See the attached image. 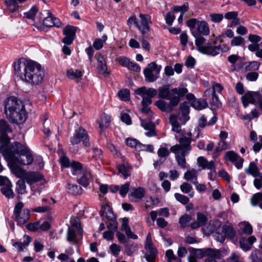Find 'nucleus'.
Wrapping results in <instances>:
<instances>
[{
	"instance_id": "1",
	"label": "nucleus",
	"mask_w": 262,
	"mask_h": 262,
	"mask_svg": "<svg viewBox=\"0 0 262 262\" xmlns=\"http://www.w3.org/2000/svg\"><path fill=\"white\" fill-rule=\"evenodd\" d=\"M15 75L23 81L36 85L42 82L44 72L38 63L20 58L13 63Z\"/></svg>"
},
{
	"instance_id": "2",
	"label": "nucleus",
	"mask_w": 262,
	"mask_h": 262,
	"mask_svg": "<svg viewBox=\"0 0 262 262\" xmlns=\"http://www.w3.org/2000/svg\"><path fill=\"white\" fill-rule=\"evenodd\" d=\"M4 112L11 122L21 124L26 120L25 105L21 100L15 96L8 97L4 102Z\"/></svg>"
},
{
	"instance_id": "3",
	"label": "nucleus",
	"mask_w": 262,
	"mask_h": 262,
	"mask_svg": "<svg viewBox=\"0 0 262 262\" xmlns=\"http://www.w3.org/2000/svg\"><path fill=\"white\" fill-rule=\"evenodd\" d=\"M2 153L8 154V156L14 159L15 162H17L20 165H31L34 160L30 149L26 144H23L19 142L12 143Z\"/></svg>"
},
{
	"instance_id": "4",
	"label": "nucleus",
	"mask_w": 262,
	"mask_h": 262,
	"mask_svg": "<svg viewBox=\"0 0 262 262\" xmlns=\"http://www.w3.org/2000/svg\"><path fill=\"white\" fill-rule=\"evenodd\" d=\"M188 92L186 88H177L171 90L169 85H164L158 89L159 97L170 101L171 106L178 105L180 101V97L184 96Z\"/></svg>"
},
{
	"instance_id": "5",
	"label": "nucleus",
	"mask_w": 262,
	"mask_h": 262,
	"mask_svg": "<svg viewBox=\"0 0 262 262\" xmlns=\"http://www.w3.org/2000/svg\"><path fill=\"white\" fill-rule=\"evenodd\" d=\"M136 94L140 96L142 98L141 101L142 108L140 111L144 115L151 116L152 112L150 108V105L152 103L151 98L155 97L158 91L154 88L147 89L145 86L140 88L135 91Z\"/></svg>"
},
{
	"instance_id": "6",
	"label": "nucleus",
	"mask_w": 262,
	"mask_h": 262,
	"mask_svg": "<svg viewBox=\"0 0 262 262\" xmlns=\"http://www.w3.org/2000/svg\"><path fill=\"white\" fill-rule=\"evenodd\" d=\"M186 24L190 28L192 34L196 33L198 35L207 36L210 33L209 26L205 21H200L196 18H191L187 21Z\"/></svg>"
},
{
	"instance_id": "7",
	"label": "nucleus",
	"mask_w": 262,
	"mask_h": 262,
	"mask_svg": "<svg viewBox=\"0 0 262 262\" xmlns=\"http://www.w3.org/2000/svg\"><path fill=\"white\" fill-rule=\"evenodd\" d=\"M192 136V135L190 132L183 134L179 139V144L171 146L170 151L171 152L180 151L189 153L192 149L190 145Z\"/></svg>"
},
{
	"instance_id": "8",
	"label": "nucleus",
	"mask_w": 262,
	"mask_h": 262,
	"mask_svg": "<svg viewBox=\"0 0 262 262\" xmlns=\"http://www.w3.org/2000/svg\"><path fill=\"white\" fill-rule=\"evenodd\" d=\"M12 130L9 124L4 120H0V151L3 152L10 146V138L8 133L12 132Z\"/></svg>"
},
{
	"instance_id": "9",
	"label": "nucleus",
	"mask_w": 262,
	"mask_h": 262,
	"mask_svg": "<svg viewBox=\"0 0 262 262\" xmlns=\"http://www.w3.org/2000/svg\"><path fill=\"white\" fill-rule=\"evenodd\" d=\"M24 206V205L23 202L17 203L14 207L12 215V218L19 225H23L27 223L30 217V211L29 209H25L22 211Z\"/></svg>"
},
{
	"instance_id": "10",
	"label": "nucleus",
	"mask_w": 262,
	"mask_h": 262,
	"mask_svg": "<svg viewBox=\"0 0 262 262\" xmlns=\"http://www.w3.org/2000/svg\"><path fill=\"white\" fill-rule=\"evenodd\" d=\"M161 69V66H158L155 62L149 63L143 71L145 80L148 82L155 81L159 77Z\"/></svg>"
},
{
	"instance_id": "11",
	"label": "nucleus",
	"mask_w": 262,
	"mask_h": 262,
	"mask_svg": "<svg viewBox=\"0 0 262 262\" xmlns=\"http://www.w3.org/2000/svg\"><path fill=\"white\" fill-rule=\"evenodd\" d=\"M145 249L146 252L143 257L148 262H155L157 255V250L152 244L151 237L149 233L146 237Z\"/></svg>"
},
{
	"instance_id": "12",
	"label": "nucleus",
	"mask_w": 262,
	"mask_h": 262,
	"mask_svg": "<svg viewBox=\"0 0 262 262\" xmlns=\"http://www.w3.org/2000/svg\"><path fill=\"white\" fill-rule=\"evenodd\" d=\"M72 226L69 228L68 230L67 240L70 242L76 244L77 242L76 229L77 230V234L80 236L82 235L83 232L78 218L74 219V221L72 222Z\"/></svg>"
},
{
	"instance_id": "13",
	"label": "nucleus",
	"mask_w": 262,
	"mask_h": 262,
	"mask_svg": "<svg viewBox=\"0 0 262 262\" xmlns=\"http://www.w3.org/2000/svg\"><path fill=\"white\" fill-rule=\"evenodd\" d=\"M2 154L8 162L13 174L17 178H24L27 171L19 166L20 165L19 163L17 162H15L13 161L14 159L8 156V154Z\"/></svg>"
},
{
	"instance_id": "14",
	"label": "nucleus",
	"mask_w": 262,
	"mask_h": 262,
	"mask_svg": "<svg viewBox=\"0 0 262 262\" xmlns=\"http://www.w3.org/2000/svg\"><path fill=\"white\" fill-rule=\"evenodd\" d=\"M192 35L195 37V44L198 48L199 52L210 55L212 43L208 42L205 45L204 43L206 41V39L202 35H198L196 33H193Z\"/></svg>"
},
{
	"instance_id": "15",
	"label": "nucleus",
	"mask_w": 262,
	"mask_h": 262,
	"mask_svg": "<svg viewBox=\"0 0 262 262\" xmlns=\"http://www.w3.org/2000/svg\"><path fill=\"white\" fill-rule=\"evenodd\" d=\"M139 17L140 18V24H139L138 29L143 36L148 37V33L150 31L149 24L152 23L151 16L149 14L140 13Z\"/></svg>"
},
{
	"instance_id": "16",
	"label": "nucleus",
	"mask_w": 262,
	"mask_h": 262,
	"mask_svg": "<svg viewBox=\"0 0 262 262\" xmlns=\"http://www.w3.org/2000/svg\"><path fill=\"white\" fill-rule=\"evenodd\" d=\"M70 141L72 145L78 144L81 141H82L85 146L90 145L87 133L85 130L82 128H79L78 130L75 132L74 136L71 138Z\"/></svg>"
},
{
	"instance_id": "17",
	"label": "nucleus",
	"mask_w": 262,
	"mask_h": 262,
	"mask_svg": "<svg viewBox=\"0 0 262 262\" xmlns=\"http://www.w3.org/2000/svg\"><path fill=\"white\" fill-rule=\"evenodd\" d=\"M189 119V117L186 115H181L180 117L175 115H171L169 118V122L172 125V130L178 133L180 132L181 125L185 124Z\"/></svg>"
},
{
	"instance_id": "18",
	"label": "nucleus",
	"mask_w": 262,
	"mask_h": 262,
	"mask_svg": "<svg viewBox=\"0 0 262 262\" xmlns=\"http://www.w3.org/2000/svg\"><path fill=\"white\" fill-rule=\"evenodd\" d=\"M76 28L68 25L64 27L63 30V34L65 36L62 39V42L67 45L72 43L76 36Z\"/></svg>"
},
{
	"instance_id": "19",
	"label": "nucleus",
	"mask_w": 262,
	"mask_h": 262,
	"mask_svg": "<svg viewBox=\"0 0 262 262\" xmlns=\"http://www.w3.org/2000/svg\"><path fill=\"white\" fill-rule=\"evenodd\" d=\"M38 10L35 6H33L28 12L25 13V17L34 21V25H39L42 24V14L41 13H37Z\"/></svg>"
},
{
	"instance_id": "20",
	"label": "nucleus",
	"mask_w": 262,
	"mask_h": 262,
	"mask_svg": "<svg viewBox=\"0 0 262 262\" xmlns=\"http://www.w3.org/2000/svg\"><path fill=\"white\" fill-rule=\"evenodd\" d=\"M225 158L233 163L237 169L243 167L244 159L234 151H227L225 154Z\"/></svg>"
},
{
	"instance_id": "21",
	"label": "nucleus",
	"mask_w": 262,
	"mask_h": 262,
	"mask_svg": "<svg viewBox=\"0 0 262 262\" xmlns=\"http://www.w3.org/2000/svg\"><path fill=\"white\" fill-rule=\"evenodd\" d=\"M146 191L142 187L132 189L131 192L128 194L129 200L133 202H138L141 201L145 196Z\"/></svg>"
},
{
	"instance_id": "22",
	"label": "nucleus",
	"mask_w": 262,
	"mask_h": 262,
	"mask_svg": "<svg viewBox=\"0 0 262 262\" xmlns=\"http://www.w3.org/2000/svg\"><path fill=\"white\" fill-rule=\"evenodd\" d=\"M48 16L46 18L42 17V24L44 26L48 27L55 26L58 28L61 26V23L58 18L54 17L49 12H48Z\"/></svg>"
},
{
	"instance_id": "23",
	"label": "nucleus",
	"mask_w": 262,
	"mask_h": 262,
	"mask_svg": "<svg viewBox=\"0 0 262 262\" xmlns=\"http://www.w3.org/2000/svg\"><path fill=\"white\" fill-rule=\"evenodd\" d=\"M259 96L258 92H248L242 97V101L244 107H247L250 103L254 104L255 99Z\"/></svg>"
},
{
	"instance_id": "24",
	"label": "nucleus",
	"mask_w": 262,
	"mask_h": 262,
	"mask_svg": "<svg viewBox=\"0 0 262 262\" xmlns=\"http://www.w3.org/2000/svg\"><path fill=\"white\" fill-rule=\"evenodd\" d=\"M24 179L29 185L37 182L43 179V176L37 172L29 171L26 172Z\"/></svg>"
},
{
	"instance_id": "25",
	"label": "nucleus",
	"mask_w": 262,
	"mask_h": 262,
	"mask_svg": "<svg viewBox=\"0 0 262 262\" xmlns=\"http://www.w3.org/2000/svg\"><path fill=\"white\" fill-rule=\"evenodd\" d=\"M256 241V237L253 235L248 237H243L239 240L241 247L244 251H248L251 248L252 245Z\"/></svg>"
},
{
	"instance_id": "26",
	"label": "nucleus",
	"mask_w": 262,
	"mask_h": 262,
	"mask_svg": "<svg viewBox=\"0 0 262 262\" xmlns=\"http://www.w3.org/2000/svg\"><path fill=\"white\" fill-rule=\"evenodd\" d=\"M96 57L98 63L97 68L99 73L103 75L108 74L109 72L107 70V68L104 57L99 54L96 55Z\"/></svg>"
},
{
	"instance_id": "27",
	"label": "nucleus",
	"mask_w": 262,
	"mask_h": 262,
	"mask_svg": "<svg viewBox=\"0 0 262 262\" xmlns=\"http://www.w3.org/2000/svg\"><path fill=\"white\" fill-rule=\"evenodd\" d=\"M175 155V158L178 165L182 168H186V161L185 157L189 154L184 151H177L172 152Z\"/></svg>"
},
{
	"instance_id": "28",
	"label": "nucleus",
	"mask_w": 262,
	"mask_h": 262,
	"mask_svg": "<svg viewBox=\"0 0 262 262\" xmlns=\"http://www.w3.org/2000/svg\"><path fill=\"white\" fill-rule=\"evenodd\" d=\"M198 171L194 169L187 170L184 174V178L186 181L192 183L193 184H198Z\"/></svg>"
},
{
	"instance_id": "29",
	"label": "nucleus",
	"mask_w": 262,
	"mask_h": 262,
	"mask_svg": "<svg viewBox=\"0 0 262 262\" xmlns=\"http://www.w3.org/2000/svg\"><path fill=\"white\" fill-rule=\"evenodd\" d=\"M222 233L223 235H222L221 242L224 241L226 237H232L235 235V231L233 227L230 225H224L222 227Z\"/></svg>"
},
{
	"instance_id": "30",
	"label": "nucleus",
	"mask_w": 262,
	"mask_h": 262,
	"mask_svg": "<svg viewBox=\"0 0 262 262\" xmlns=\"http://www.w3.org/2000/svg\"><path fill=\"white\" fill-rule=\"evenodd\" d=\"M229 49V47L226 44H222L219 46L212 45L210 55L214 56L220 54L221 52H226L228 51Z\"/></svg>"
},
{
	"instance_id": "31",
	"label": "nucleus",
	"mask_w": 262,
	"mask_h": 262,
	"mask_svg": "<svg viewBox=\"0 0 262 262\" xmlns=\"http://www.w3.org/2000/svg\"><path fill=\"white\" fill-rule=\"evenodd\" d=\"M81 174L82 176L77 180V182L83 187H86L89 184V180L91 178V174L89 171L86 170L83 171Z\"/></svg>"
},
{
	"instance_id": "32",
	"label": "nucleus",
	"mask_w": 262,
	"mask_h": 262,
	"mask_svg": "<svg viewBox=\"0 0 262 262\" xmlns=\"http://www.w3.org/2000/svg\"><path fill=\"white\" fill-rule=\"evenodd\" d=\"M110 116L106 114H103L101 116L100 118L98 120L99 127L101 130H102L107 128L110 125Z\"/></svg>"
},
{
	"instance_id": "33",
	"label": "nucleus",
	"mask_w": 262,
	"mask_h": 262,
	"mask_svg": "<svg viewBox=\"0 0 262 262\" xmlns=\"http://www.w3.org/2000/svg\"><path fill=\"white\" fill-rule=\"evenodd\" d=\"M245 171L247 173L252 175L254 178H256L259 174L261 173L259 172L257 165L253 162L250 163L248 168L245 169Z\"/></svg>"
},
{
	"instance_id": "34",
	"label": "nucleus",
	"mask_w": 262,
	"mask_h": 262,
	"mask_svg": "<svg viewBox=\"0 0 262 262\" xmlns=\"http://www.w3.org/2000/svg\"><path fill=\"white\" fill-rule=\"evenodd\" d=\"M13 185H9L7 187H2L1 188V193L7 199H13L15 196V193L12 189Z\"/></svg>"
},
{
	"instance_id": "35",
	"label": "nucleus",
	"mask_w": 262,
	"mask_h": 262,
	"mask_svg": "<svg viewBox=\"0 0 262 262\" xmlns=\"http://www.w3.org/2000/svg\"><path fill=\"white\" fill-rule=\"evenodd\" d=\"M155 105L162 112H170L172 111V107L171 105L168 104L165 101L161 100L157 101Z\"/></svg>"
},
{
	"instance_id": "36",
	"label": "nucleus",
	"mask_w": 262,
	"mask_h": 262,
	"mask_svg": "<svg viewBox=\"0 0 262 262\" xmlns=\"http://www.w3.org/2000/svg\"><path fill=\"white\" fill-rule=\"evenodd\" d=\"M228 148V145L225 141H220L218 143V146L215 148L212 154V157L214 159L217 158L221 154V151Z\"/></svg>"
},
{
	"instance_id": "37",
	"label": "nucleus",
	"mask_w": 262,
	"mask_h": 262,
	"mask_svg": "<svg viewBox=\"0 0 262 262\" xmlns=\"http://www.w3.org/2000/svg\"><path fill=\"white\" fill-rule=\"evenodd\" d=\"M71 167L72 169V173L73 175L81 174L84 171L82 169V164L78 162L72 161L71 163Z\"/></svg>"
},
{
	"instance_id": "38",
	"label": "nucleus",
	"mask_w": 262,
	"mask_h": 262,
	"mask_svg": "<svg viewBox=\"0 0 262 262\" xmlns=\"http://www.w3.org/2000/svg\"><path fill=\"white\" fill-rule=\"evenodd\" d=\"M207 105V101L204 99H195L192 103V106L198 110L205 108Z\"/></svg>"
},
{
	"instance_id": "39",
	"label": "nucleus",
	"mask_w": 262,
	"mask_h": 262,
	"mask_svg": "<svg viewBox=\"0 0 262 262\" xmlns=\"http://www.w3.org/2000/svg\"><path fill=\"white\" fill-rule=\"evenodd\" d=\"M67 75L71 79H76L80 78L82 75V72L79 70H74L70 69L67 70Z\"/></svg>"
},
{
	"instance_id": "40",
	"label": "nucleus",
	"mask_w": 262,
	"mask_h": 262,
	"mask_svg": "<svg viewBox=\"0 0 262 262\" xmlns=\"http://www.w3.org/2000/svg\"><path fill=\"white\" fill-rule=\"evenodd\" d=\"M205 256L209 257L211 258H220L221 253L219 250L213 249L211 248L205 249Z\"/></svg>"
},
{
	"instance_id": "41",
	"label": "nucleus",
	"mask_w": 262,
	"mask_h": 262,
	"mask_svg": "<svg viewBox=\"0 0 262 262\" xmlns=\"http://www.w3.org/2000/svg\"><path fill=\"white\" fill-rule=\"evenodd\" d=\"M242 231L247 234L251 235L253 232V228L249 222H244L239 224Z\"/></svg>"
},
{
	"instance_id": "42",
	"label": "nucleus",
	"mask_w": 262,
	"mask_h": 262,
	"mask_svg": "<svg viewBox=\"0 0 262 262\" xmlns=\"http://www.w3.org/2000/svg\"><path fill=\"white\" fill-rule=\"evenodd\" d=\"M16 191L18 194H23L26 193V185L23 180H19L16 183Z\"/></svg>"
},
{
	"instance_id": "43",
	"label": "nucleus",
	"mask_w": 262,
	"mask_h": 262,
	"mask_svg": "<svg viewBox=\"0 0 262 262\" xmlns=\"http://www.w3.org/2000/svg\"><path fill=\"white\" fill-rule=\"evenodd\" d=\"M118 170L124 178H127L130 175V168L126 166L124 164H121L117 166Z\"/></svg>"
},
{
	"instance_id": "44",
	"label": "nucleus",
	"mask_w": 262,
	"mask_h": 262,
	"mask_svg": "<svg viewBox=\"0 0 262 262\" xmlns=\"http://www.w3.org/2000/svg\"><path fill=\"white\" fill-rule=\"evenodd\" d=\"M138 249V244L135 243H129L125 246V252L128 256L132 255Z\"/></svg>"
},
{
	"instance_id": "45",
	"label": "nucleus",
	"mask_w": 262,
	"mask_h": 262,
	"mask_svg": "<svg viewBox=\"0 0 262 262\" xmlns=\"http://www.w3.org/2000/svg\"><path fill=\"white\" fill-rule=\"evenodd\" d=\"M245 45V40L244 38L240 36L233 37L231 41V46L244 47Z\"/></svg>"
},
{
	"instance_id": "46",
	"label": "nucleus",
	"mask_w": 262,
	"mask_h": 262,
	"mask_svg": "<svg viewBox=\"0 0 262 262\" xmlns=\"http://www.w3.org/2000/svg\"><path fill=\"white\" fill-rule=\"evenodd\" d=\"M67 188L69 192L74 195L80 194L82 191L81 187L71 184L68 185Z\"/></svg>"
},
{
	"instance_id": "47",
	"label": "nucleus",
	"mask_w": 262,
	"mask_h": 262,
	"mask_svg": "<svg viewBox=\"0 0 262 262\" xmlns=\"http://www.w3.org/2000/svg\"><path fill=\"white\" fill-rule=\"evenodd\" d=\"M262 202V193L258 192L254 194L251 199V203L252 206H257Z\"/></svg>"
},
{
	"instance_id": "48",
	"label": "nucleus",
	"mask_w": 262,
	"mask_h": 262,
	"mask_svg": "<svg viewBox=\"0 0 262 262\" xmlns=\"http://www.w3.org/2000/svg\"><path fill=\"white\" fill-rule=\"evenodd\" d=\"M5 3L11 12H14L18 9V5L16 0H5Z\"/></svg>"
},
{
	"instance_id": "49",
	"label": "nucleus",
	"mask_w": 262,
	"mask_h": 262,
	"mask_svg": "<svg viewBox=\"0 0 262 262\" xmlns=\"http://www.w3.org/2000/svg\"><path fill=\"white\" fill-rule=\"evenodd\" d=\"M174 195L175 199L183 205L187 204L189 202V198L183 194L179 193H175Z\"/></svg>"
},
{
	"instance_id": "50",
	"label": "nucleus",
	"mask_w": 262,
	"mask_h": 262,
	"mask_svg": "<svg viewBox=\"0 0 262 262\" xmlns=\"http://www.w3.org/2000/svg\"><path fill=\"white\" fill-rule=\"evenodd\" d=\"M118 96L122 100L127 101L130 96L129 91L127 89L121 90L118 93Z\"/></svg>"
},
{
	"instance_id": "51",
	"label": "nucleus",
	"mask_w": 262,
	"mask_h": 262,
	"mask_svg": "<svg viewBox=\"0 0 262 262\" xmlns=\"http://www.w3.org/2000/svg\"><path fill=\"white\" fill-rule=\"evenodd\" d=\"M173 10L175 12H180L181 14H184L185 12H187L188 10L189 6L188 3H185L183 4V6H176L173 7Z\"/></svg>"
},
{
	"instance_id": "52",
	"label": "nucleus",
	"mask_w": 262,
	"mask_h": 262,
	"mask_svg": "<svg viewBox=\"0 0 262 262\" xmlns=\"http://www.w3.org/2000/svg\"><path fill=\"white\" fill-rule=\"evenodd\" d=\"M191 216L188 214H185L182 216L179 220V223L182 228H184L187 225V224L191 221Z\"/></svg>"
},
{
	"instance_id": "53",
	"label": "nucleus",
	"mask_w": 262,
	"mask_h": 262,
	"mask_svg": "<svg viewBox=\"0 0 262 262\" xmlns=\"http://www.w3.org/2000/svg\"><path fill=\"white\" fill-rule=\"evenodd\" d=\"M166 256L167 258L168 262H179L178 257L174 254L172 250H168L166 252Z\"/></svg>"
},
{
	"instance_id": "54",
	"label": "nucleus",
	"mask_w": 262,
	"mask_h": 262,
	"mask_svg": "<svg viewBox=\"0 0 262 262\" xmlns=\"http://www.w3.org/2000/svg\"><path fill=\"white\" fill-rule=\"evenodd\" d=\"M180 189L184 193H189L192 190V186L191 185L187 182L183 183L180 186Z\"/></svg>"
},
{
	"instance_id": "55",
	"label": "nucleus",
	"mask_w": 262,
	"mask_h": 262,
	"mask_svg": "<svg viewBox=\"0 0 262 262\" xmlns=\"http://www.w3.org/2000/svg\"><path fill=\"white\" fill-rule=\"evenodd\" d=\"M157 154L160 159L165 160V158L169 156L170 152L166 148L161 147L158 149Z\"/></svg>"
},
{
	"instance_id": "56",
	"label": "nucleus",
	"mask_w": 262,
	"mask_h": 262,
	"mask_svg": "<svg viewBox=\"0 0 262 262\" xmlns=\"http://www.w3.org/2000/svg\"><path fill=\"white\" fill-rule=\"evenodd\" d=\"M211 20L213 23H219L223 19V15L220 13H211L210 14Z\"/></svg>"
},
{
	"instance_id": "57",
	"label": "nucleus",
	"mask_w": 262,
	"mask_h": 262,
	"mask_svg": "<svg viewBox=\"0 0 262 262\" xmlns=\"http://www.w3.org/2000/svg\"><path fill=\"white\" fill-rule=\"evenodd\" d=\"M141 125L146 130L152 129L155 128V126L150 121L146 122L143 119H140Z\"/></svg>"
},
{
	"instance_id": "58",
	"label": "nucleus",
	"mask_w": 262,
	"mask_h": 262,
	"mask_svg": "<svg viewBox=\"0 0 262 262\" xmlns=\"http://www.w3.org/2000/svg\"><path fill=\"white\" fill-rule=\"evenodd\" d=\"M129 186L130 184L128 182L121 186L119 189V193L122 196L124 197L126 195L129 190Z\"/></svg>"
},
{
	"instance_id": "59",
	"label": "nucleus",
	"mask_w": 262,
	"mask_h": 262,
	"mask_svg": "<svg viewBox=\"0 0 262 262\" xmlns=\"http://www.w3.org/2000/svg\"><path fill=\"white\" fill-rule=\"evenodd\" d=\"M196 219L197 221L199 222V223H200V224H201L202 226L205 225L206 224L208 220L206 216L201 212H198L197 213Z\"/></svg>"
},
{
	"instance_id": "60",
	"label": "nucleus",
	"mask_w": 262,
	"mask_h": 262,
	"mask_svg": "<svg viewBox=\"0 0 262 262\" xmlns=\"http://www.w3.org/2000/svg\"><path fill=\"white\" fill-rule=\"evenodd\" d=\"M40 223L39 222L30 223L27 224V228L31 231L35 232L39 229Z\"/></svg>"
},
{
	"instance_id": "61",
	"label": "nucleus",
	"mask_w": 262,
	"mask_h": 262,
	"mask_svg": "<svg viewBox=\"0 0 262 262\" xmlns=\"http://www.w3.org/2000/svg\"><path fill=\"white\" fill-rule=\"evenodd\" d=\"M120 119L122 121L125 123L127 125L132 124V120L129 115L125 112H122L120 114Z\"/></svg>"
},
{
	"instance_id": "62",
	"label": "nucleus",
	"mask_w": 262,
	"mask_h": 262,
	"mask_svg": "<svg viewBox=\"0 0 262 262\" xmlns=\"http://www.w3.org/2000/svg\"><path fill=\"white\" fill-rule=\"evenodd\" d=\"M258 73L256 72H250L247 74L246 79L250 81H256L258 77Z\"/></svg>"
},
{
	"instance_id": "63",
	"label": "nucleus",
	"mask_w": 262,
	"mask_h": 262,
	"mask_svg": "<svg viewBox=\"0 0 262 262\" xmlns=\"http://www.w3.org/2000/svg\"><path fill=\"white\" fill-rule=\"evenodd\" d=\"M116 60L120 64L126 68L130 61L129 59L125 56H119L116 59Z\"/></svg>"
},
{
	"instance_id": "64",
	"label": "nucleus",
	"mask_w": 262,
	"mask_h": 262,
	"mask_svg": "<svg viewBox=\"0 0 262 262\" xmlns=\"http://www.w3.org/2000/svg\"><path fill=\"white\" fill-rule=\"evenodd\" d=\"M254 186L257 189H260L262 188V173L259 174L253 182Z\"/></svg>"
}]
</instances>
